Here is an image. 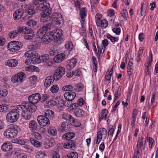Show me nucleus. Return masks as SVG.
Returning <instances> with one entry per match:
<instances>
[{
  "label": "nucleus",
  "mask_w": 158,
  "mask_h": 158,
  "mask_svg": "<svg viewBox=\"0 0 158 158\" xmlns=\"http://www.w3.org/2000/svg\"><path fill=\"white\" fill-rule=\"evenodd\" d=\"M100 26L102 28H106L108 25V22L105 19H103L99 22Z\"/></svg>",
  "instance_id": "42"
},
{
  "label": "nucleus",
  "mask_w": 158,
  "mask_h": 158,
  "mask_svg": "<svg viewBox=\"0 0 158 158\" xmlns=\"http://www.w3.org/2000/svg\"><path fill=\"white\" fill-rule=\"evenodd\" d=\"M55 104V102L53 101L49 100L46 102L44 104V106L45 107L46 106L49 107Z\"/></svg>",
  "instance_id": "53"
},
{
  "label": "nucleus",
  "mask_w": 158,
  "mask_h": 158,
  "mask_svg": "<svg viewBox=\"0 0 158 158\" xmlns=\"http://www.w3.org/2000/svg\"><path fill=\"white\" fill-rule=\"evenodd\" d=\"M65 47L69 51L72 50L73 47V43L71 42H69L66 44Z\"/></svg>",
  "instance_id": "48"
},
{
  "label": "nucleus",
  "mask_w": 158,
  "mask_h": 158,
  "mask_svg": "<svg viewBox=\"0 0 158 158\" xmlns=\"http://www.w3.org/2000/svg\"><path fill=\"white\" fill-rule=\"evenodd\" d=\"M16 158H27V155L24 153H21L17 154Z\"/></svg>",
  "instance_id": "63"
},
{
  "label": "nucleus",
  "mask_w": 158,
  "mask_h": 158,
  "mask_svg": "<svg viewBox=\"0 0 158 158\" xmlns=\"http://www.w3.org/2000/svg\"><path fill=\"white\" fill-rule=\"evenodd\" d=\"M41 95L38 93H36L30 95L28 97L29 102L36 104L41 100Z\"/></svg>",
  "instance_id": "10"
},
{
  "label": "nucleus",
  "mask_w": 158,
  "mask_h": 158,
  "mask_svg": "<svg viewBox=\"0 0 158 158\" xmlns=\"http://www.w3.org/2000/svg\"><path fill=\"white\" fill-rule=\"evenodd\" d=\"M21 105H19L16 106V108L15 109V110L18 111V113L19 114V113L23 112L25 110H27V103L25 102H22Z\"/></svg>",
  "instance_id": "22"
},
{
  "label": "nucleus",
  "mask_w": 158,
  "mask_h": 158,
  "mask_svg": "<svg viewBox=\"0 0 158 158\" xmlns=\"http://www.w3.org/2000/svg\"><path fill=\"white\" fill-rule=\"evenodd\" d=\"M62 118L66 120H69L72 125L75 127L80 126V123L77 120L75 119L72 116L69 114L64 113L62 114Z\"/></svg>",
  "instance_id": "7"
},
{
  "label": "nucleus",
  "mask_w": 158,
  "mask_h": 158,
  "mask_svg": "<svg viewBox=\"0 0 158 158\" xmlns=\"http://www.w3.org/2000/svg\"><path fill=\"white\" fill-rule=\"evenodd\" d=\"M32 29L31 28L25 27L24 29L23 33L25 34L32 33Z\"/></svg>",
  "instance_id": "55"
},
{
  "label": "nucleus",
  "mask_w": 158,
  "mask_h": 158,
  "mask_svg": "<svg viewBox=\"0 0 158 158\" xmlns=\"http://www.w3.org/2000/svg\"><path fill=\"white\" fill-rule=\"evenodd\" d=\"M84 88V86L81 83L76 84L74 86V91L76 92H80Z\"/></svg>",
  "instance_id": "39"
},
{
  "label": "nucleus",
  "mask_w": 158,
  "mask_h": 158,
  "mask_svg": "<svg viewBox=\"0 0 158 158\" xmlns=\"http://www.w3.org/2000/svg\"><path fill=\"white\" fill-rule=\"evenodd\" d=\"M49 56L48 54H45L41 55L39 57V59L41 62H45L47 65L48 66H52L53 63L51 60H49Z\"/></svg>",
  "instance_id": "17"
},
{
  "label": "nucleus",
  "mask_w": 158,
  "mask_h": 158,
  "mask_svg": "<svg viewBox=\"0 0 158 158\" xmlns=\"http://www.w3.org/2000/svg\"><path fill=\"white\" fill-rule=\"evenodd\" d=\"M107 38L109 39L112 42H117L118 40V37H115L112 36L110 34H108L107 35Z\"/></svg>",
  "instance_id": "46"
},
{
  "label": "nucleus",
  "mask_w": 158,
  "mask_h": 158,
  "mask_svg": "<svg viewBox=\"0 0 158 158\" xmlns=\"http://www.w3.org/2000/svg\"><path fill=\"white\" fill-rule=\"evenodd\" d=\"M102 18V15L100 13H98L95 16V20L96 24L98 26H100L99 22H100L101 19Z\"/></svg>",
  "instance_id": "43"
},
{
  "label": "nucleus",
  "mask_w": 158,
  "mask_h": 158,
  "mask_svg": "<svg viewBox=\"0 0 158 158\" xmlns=\"http://www.w3.org/2000/svg\"><path fill=\"white\" fill-rule=\"evenodd\" d=\"M76 145L75 142L73 140H71L68 141L64 143L63 145V147L65 148H71L74 150L76 148Z\"/></svg>",
  "instance_id": "20"
},
{
  "label": "nucleus",
  "mask_w": 158,
  "mask_h": 158,
  "mask_svg": "<svg viewBox=\"0 0 158 158\" xmlns=\"http://www.w3.org/2000/svg\"><path fill=\"white\" fill-rule=\"evenodd\" d=\"M73 75L76 76H79L81 74V72L79 69H77L75 71H73Z\"/></svg>",
  "instance_id": "60"
},
{
  "label": "nucleus",
  "mask_w": 158,
  "mask_h": 158,
  "mask_svg": "<svg viewBox=\"0 0 158 158\" xmlns=\"http://www.w3.org/2000/svg\"><path fill=\"white\" fill-rule=\"evenodd\" d=\"M108 112L107 110L106 109H103L101 112V116L99 118L100 120L103 119L105 120L107 116Z\"/></svg>",
  "instance_id": "34"
},
{
  "label": "nucleus",
  "mask_w": 158,
  "mask_h": 158,
  "mask_svg": "<svg viewBox=\"0 0 158 158\" xmlns=\"http://www.w3.org/2000/svg\"><path fill=\"white\" fill-rule=\"evenodd\" d=\"M57 53V51L55 49H51L49 51V54L51 56H53L56 54Z\"/></svg>",
  "instance_id": "61"
},
{
  "label": "nucleus",
  "mask_w": 158,
  "mask_h": 158,
  "mask_svg": "<svg viewBox=\"0 0 158 158\" xmlns=\"http://www.w3.org/2000/svg\"><path fill=\"white\" fill-rule=\"evenodd\" d=\"M48 133L52 136H55L57 133V131L56 128L54 127H52L48 130Z\"/></svg>",
  "instance_id": "35"
},
{
  "label": "nucleus",
  "mask_w": 158,
  "mask_h": 158,
  "mask_svg": "<svg viewBox=\"0 0 158 158\" xmlns=\"http://www.w3.org/2000/svg\"><path fill=\"white\" fill-rule=\"evenodd\" d=\"M72 109L74 110V114L76 117H82L85 115V112L82 109L77 108Z\"/></svg>",
  "instance_id": "24"
},
{
  "label": "nucleus",
  "mask_w": 158,
  "mask_h": 158,
  "mask_svg": "<svg viewBox=\"0 0 158 158\" xmlns=\"http://www.w3.org/2000/svg\"><path fill=\"white\" fill-rule=\"evenodd\" d=\"M2 150L4 152H7L11 150L12 148L11 144L9 143H5L1 146Z\"/></svg>",
  "instance_id": "29"
},
{
  "label": "nucleus",
  "mask_w": 158,
  "mask_h": 158,
  "mask_svg": "<svg viewBox=\"0 0 158 158\" xmlns=\"http://www.w3.org/2000/svg\"><path fill=\"white\" fill-rule=\"evenodd\" d=\"M25 10L24 13H26L27 15L24 17V19H28L32 15L34 14L35 13V11L34 9V7L32 5L30 6H26Z\"/></svg>",
  "instance_id": "13"
},
{
  "label": "nucleus",
  "mask_w": 158,
  "mask_h": 158,
  "mask_svg": "<svg viewBox=\"0 0 158 158\" xmlns=\"http://www.w3.org/2000/svg\"><path fill=\"white\" fill-rule=\"evenodd\" d=\"M76 95V94L75 92L71 91L65 93L64 94V97L69 102L74 100Z\"/></svg>",
  "instance_id": "19"
},
{
  "label": "nucleus",
  "mask_w": 158,
  "mask_h": 158,
  "mask_svg": "<svg viewBox=\"0 0 158 158\" xmlns=\"http://www.w3.org/2000/svg\"><path fill=\"white\" fill-rule=\"evenodd\" d=\"M85 103L84 100L82 98L79 99L77 102L72 104L71 106L73 108V109L76 108L79 106H82Z\"/></svg>",
  "instance_id": "32"
},
{
  "label": "nucleus",
  "mask_w": 158,
  "mask_h": 158,
  "mask_svg": "<svg viewBox=\"0 0 158 158\" xmlns=\"http://www.w3.org/2000/svg\"><path fill=\"white\" fill-rule=\"evenodd\" d=\"M18 64L16 60L12 59L7 60L5 63L6 65L10 67H15Z\"/></svg>",
  "instance_id": "28"
},
{
  "label": "nucleus",
  "mask_w": 158,
  "mask_h": 158,
  "mask_svg": "<svg viewBox=\"0 0 158 158\" xmlns=\"http://www.w3.org/2000/svg\"><path fill=\"white\" fill-rule=\"evenodd\" d=\"M25 74L23 72H21L13 76L11 81L13 83L22 82L23 79L25 78Z\"/></svg>",
  "instance_id": "11"
},
{
  "label": "nucleus",
  "mask_w": 158,
  "mask_h": 158,
  "mask_svg": "<svg viewBox=\"0 0 158 158\" xmlns=\"http://www.w3.org/2000/svg\"><path fill=\"white\" fill-rule=\"evenodd\" d=\"M53 39V37L49 33L47 32L41 38V42L44 44H47L51 42Z\"/></svg>",
  "instance_id": "16"
},
{
  "label": "nucleus",
  "mask_w": 158,
  "mask_h": 158,
  "mask_svg": "<svg viewBox=\"0 0 158 158\" xmlns=\"http://www.w3.org/2000/svg\"><path fill=\"white\" fill-rule=\"evenodd\" d=\"M55 144V140L54 139H51L49 141L47 145L49 148L52 147Z\"/></svg>",
  "instance_id": "57"
},
{
  "label": "nucleus",
  "mask_w": 158,
  "mask_h": 158,
  "mask_svg": "<svg viewBox=\"0 0 158 158\" xmlns=\"http://www.w3.org/2000/svg\"><path fill=\"white\" fill-rule=\"evenodd\" d=\"M24 56L27 57L25 62L27 64H35L38 61L39 55L35 51L31 52V51H28L25 53Z\"/></svg>",
  "instance_id": "1"
},
{
  "label": "nucleus",
  "mask_w": 158,
  "mask_h": 158,
  "mask_svg": "<svg viewBox=\"0 0 158 158\" xmlns=\"http://www.w3.org/2000/svg\"><path fill=\"white\" fill-rule=\"evenodd\" d=\"M65 70L64 68L63 67H60L55 70L53 76L56 80H57L61 78L65 74Z\"/></svg>",
  "instance_id": "9"
},
{
  "label": "nucleus",
  "mask_w": 158,
  "mask_h": 158,
  "mask_svg": "<svg viewBox=\"0 0 158 158\" xmlns=\"http://www.w3.org/2000/svg\"><path fill=\"white\" fill-rule=\"evenodd\" d=\"M50 34L53 37V38L56 40L57 42L60 43L63 40L61 37L63 35V32L62 30L57 29L53 31V32H50Z\"/></svg>",
  "instance_id": "8"
},
{
  "label": "nucleus",
  "mask_w": 158,
  "mask_h": 158,
  "mask_svg": "<svg viewBox=\"0 0 158 158\" xmlns=\"http://www.w3.org/2000/svg\"><path fill=\"white\" fill-rule=\"evenodd\" d=\"M23 14V10L19 9L15 11L13 14V18L15 20H18L20 19Z\"/></svg>",
  "instance_id": "21"
},
{
  "label": "nucleus",
  "mask_w": 158,
  "mask_h": 158,
  "mask_svg": "<svg viewBox=\"0 0 158 158\" xmlns=\"http://www.w3.org/2000/svg\"><path fill=\"white\" fill-rule=\"evenodd\" d=\"M64 91H74V86L71 85H69L64 86L62 88Z\"/></svg>",
  "instance_id": "40"
},
{
  "label": "nucleus",
  "mask_w": 158,
  "mask_h": 158,
  "mask_svg": "<svg viewBox=\"0 0 158 158\" xmlns=\"http://www.w3.org/2000/svg\"><path fill=\"white\" fill-rule=\"evenodd\" d=\"M111 127H112V125H110L108 127V128L110 129L108 131V134L109 136H110L112 137L114 132V130Z\"/></svg>",
  "instance_id": "49"
},
{
  "label": "nucleus",
  "mask_w": 158,
  "mask_h": 158,
  "mask_svg": "<svg viewBox=\"0 0 158 158\" xmlns=\"http://www.w3.org/2000/svg\"><path fill=\"white\" fill-rule=\"evenodd\" d=\"M50 7V4L46 2H44L39 4L37 6L38 10L43 11L44 10L49 8Z\"/></svg>",
  "instance_id": "27"
},
{
  "label": "nucleus",
  "mask_w": 158,
  "mask_h": 158,
  "mask_svg": "<svg viewBox=\"0 0 158 158\" xmlns=\"http://www.w3.org/2000/svg\"><path fill=\"white\" fill-rule=\"evenodd\" d=\"M17 35H18V32L15 31V30L12 32H11L9 34V36L10 38H15Z\"/></svg>",
  "instance_id": "58"
},
{
  "label": "nucleus",
  "mask_w": 158,
  "mask_h": 158,
  "mask_svg": "<svg viewBox=\"0 0 158 158\" xmlns=\"http://www.w3.org/2000/svg\"><path fill=\"white\" fill-rule=\"evenodd\" d=\"M48 24L47 23L46 25L44 26L42 28H40L36 33L37 38H41L47 33V31L48 28Z\"/></svg>",
  "instance_id": "15"
},
{
  "label": "nucleus",
  "mask_w": 158,
  "mask_h": 158,
  "mask_svg": "<svg viewBox=\"0 0 158 158\" xmlns=\"http://www.w3.org/2000/svg\"><path fill=\"white\" fill-rule=\"evenodd\" d=\"M56 79L53 76L51 75L47 77L45 80L44 86L46 87H49L53 82Z\"/></svg>",
  "instance_id": "18"
},
{
  "label": "nucleus",
  "mask_w": 158,
  "mask_h": 158,
  "mask_svg": "<svg viewBox=\"0 0 158 158\" xmlns=\"http://www.w3.org/2000/svg\"><path fill=\"white\" fill-rule=\"evenodd\" d=\"M127 14V11L126 9H123L121 12V16L123 18L126 19L128 15Z\"/></svg>",
  "instance_id": "54"
},
{
  "label": "nucleus",
  "mask_w": 158,
  "mask_h": 158,
  "mask_svg": "<svg viewBox=\"0 0 158 158\" xmlns=\"http://www.w3.org/2000/svg\"><path fill=\"white\" fill-rule=\"evenodd\" d=\"M148 142H149V148L151 149L153 147V144L154 143V140L151 137H149L148 138Z\"/></svg>",
  "instance_id": "52"
},
{
  "label": "nucleus",
  "mask_w": 158,
  "mask_h": 158,
  "mask_svg": "<svg viewBox=\"0 0 158 158\" xmlns=\"http://www.w3.org/2000/svg\"><path fill=\"white\" fill-rule=\"evenodd\" d=\"M37 24V22L33 20H30L27 23V24L30 27H33Z\"/></svg>",
  "instance_id": "51"
},
{
  "label": "nucleus",
  "mask_w": 158,
  "mask_h": 158,
  "mask_svg": "<svg viewBox=\"0 0 158 158\" xmlns=\"http://www.w3.org/2000/svg\"><path fill=\"white\" fill-rule=\"evenodd\" d=\"M143 137H141L138 139L136 145L137 150H140L141 148L143 146Z\"/></svg>",
  "instance_id": "38"
},
{
  "label": "nucleus",
  "mask_w": 158,
  "mask_h": 158,
  "mask_svg": "<svg viewBox=\"0 0 158 158\" xmlns=\"http://www.w3.org/2000/svg\"><path fill=\"white\" fill-rule=\"evenodd\" d=\"M8 106L4 104L0 105V111L5 112L7 111L8 109Z\"/></svg>",
  "instance_id": "47"
},
{
  "label": "nucleus",
  "mask_w": 158,
  "mask_h": 158,
  "mask_svg": "<svg viewBox=\"0 0 158 158\" xmlns=\"http://www.w3.org/2000/svg\"><path fill=\"white\" fill-rule=\"evenodd\" d=\"M21 42L18 41L10 42L7 46V48L10 51L15 52L18 51L22 47Z\"/></svg>",
  "instance_id": "4"
},
{
  "label": "nucleus",
  "mask_w": 158,
  "mask_h": 158,
  "mask_svg": "<svg viewBox=\"0 0 158 158\" xmlns=\"http://www.w3.org/2000/svg\"><path fill=\"white\" fill-rule=\"evenodd\" d=\"M28 49L29 50V51H31V52L35 51L37 49V47L36 46L33 45H30L28 46Z\"/></svg>",
  "instance_id": "59"
},
{
  "label": "nucleus",
  "mask_w": 158,
  "mask_h": 158,
  "mask_svg": "<svg viewBox=\"0 0 158 158\" xmlns=\"http://www.w3.org/2000/svg\"><path fill=\"white\" fill-rule=\"evenodd\" d=\"M28 110H26L23 112H22L21 115L26 120L30 119L31 117V114Z\"/></svg>",
  "instance_id": "36"
},
{
  "label": "nucleus",
  "mask_w": 158,
  "mask_h": 158,
  "mask_svg": "<svg viewBox=\"0 0 158 158\" xmlns=\"http://www.w3.org/2000/svg\"><path fill=\"white\" fill-rule=\"evenodd\" d=\"M52 18L56 22L57 24L60 25L63 23L64 20L61 14L58 13H53Z\"/></svg>",
  "instance_id": "14"
},
{
  "label": "nucleus",
  "mask_w": 158,
  "mask_h": 158,
  "mask_svg": "<svg viewBox=\"0 0 158 158\" xmlns=\"http://www.w3.org/2000/svg\"><path fill=\"white\" fill-rule=\"evenodd\" d=\"M38 124L34 120H32L29 122V127L31 132L35 131L37 128Z\"/></svg>",
  "instance_id": "26"
},
{
  "label": "nucleus",
  "mask_w": 158,
  "mask_h": 158,
  "mask_svg": "<svg viewBox=\"0 0 158 158\" xmlns=\"http://www.w3.org/2000/svg\"><path fill=\"white\" fill-rule=\"evenodd\" d=\"M18 111L15 109H13L10 111L6 116L7 121L10 123H14L16 122L19 118V114Z\"/></svg>",
  "instance_id": "3"
},
{
  "label": "nucleus",
  "mask_w": 158,
  "mask_h": 158,
  "mask_svg": "<svg viewBox=\"0 0 158 158\" xmlns=\"http://www.w3.org/2000/svg\"><path fill=\"white\" fill-rule=\"evenodd\" d=\"M37 120L39 124L42 126H46L49 125L50 122L48 117L42 115L38 116Z\"/></svg>",
  "instance_id": "12"
},
{
  "label": "nucleus",
  "mask_w": 158,
  "mask_h": 158,
  "mask_svg": "<svg viewBox=\"0 0 158 158\" xmlns=\"http://www.w3.org/2000/svg\"><path fill=\"white\" fill-rule=\"evenodd\" d=\"M131 65L128 64L127 68V73L130 75H131L133 72V69L132 68Z\"/></svg>",
  "instance_id": "56"
},
{
  "label": "nucleus",
  "mask_w": 158,
  "mask_h": 158,
  "mask_svg": "<svg viewBox=\"0 0 158 158\" xmlns=\"http://www.w3.org/2000/svg\"><path fill=\"white\" fill-rule=\"evenodd\" d=\"M15 143L21 145H24L25 141L23 140L17 139L15 140Z\"/></svg>",
  "instance_id": "62"
},
{
  "label": "nucleus",
  "mask_w": 158,
  "mask_h": 158,
  "mask_svg": "<svg viewBox=\"0 0 158 158\" xmlns=\"http://www.w3.org/2000/svg\"><path fill=\"white\" fill-rule=\"evenodd\" d=\"M75 134L73 132H68L64 134L62 139L64 140H68L72 139L75 136Z\"/></svg>",
  "instance_id": "33"
},
{
  "label": "nucleus",
  "mask_w": 158,
  "mask_h": 158,
  "mask_svg": "<svg viewBox=\"0 0 158 158\" xmlns=\"http://www.w3.org/2000/svg\"><path fill=\"white\" fill-rule=\"evenodd\" d=\"M78 154L76 152H72L68 154L66 156H64L63 158H78Z\"/></svg>",
  "instance_id": "37"
},
{
  "label": "nucleus",
  "mask_w": 158,
  "mask_h": 158,
  "mask_svg": "<svg viewBox=\"0 0 158 158\" xmlns=\"http://www.w3.org/2000/svg\"><path fill=\"white\" fill-rule=\"evenodd\" d=\"M151 58L148 59V61L145 64V67L149 68V67L151 66V63L152 61V53L151 54Z\"/></svg>",
  "instance_id": "50"
},
{
  "label": "nucleus",
  "mask_w": 158,
  "mask_h": 158,
  "mask_svg": "<svg viewBox=\"0 0 158 158\" xmlns=\"http://www.w3.org/2000/svg\"><path fill=\"white\" fill-rule=\"evenodd\" d=\"M87 14V9L86 8H82L80 12V15L81 18L85 17Z\"/></svg>",
  "instance_id": "44"
},
{
  "label": "nucleus",
  "mask_w": 158,
  "mask_h": 158,
  "mask_svg": "<svg viewBox=\"0 0 158 158\" xmlns=\"http://www.w3.org/2000/svg\"><path fill=\"white\" fill-rule=\"evenodd\" d=\"M18 133V130L16 129L10 127L4 131L3 135L7 138H12L16 137Z\"/></svg>",
  "instance_id": "6"
},
{
  "label": "nucleus",
  "mask_w": 158,
  "mask_h": 158,
  "mask_svg": "<svg viewBox=\"0 0 158 158\" xmlns=\"http://www.w3.org/2000/svg\"><path fill=\"white\" fill-rule=\"evenodd\" d=\"M41 98V102L42 103L48 100L50 97V96L49 94H42Z\"/></svg>",
  "instance_id": "41"
},
{
  "label": "nucleus",
  "mask_w": 158,
  "mask_h": 158,
  "mask_svg": "<svg viewBox=\"0 0 158 158\" xmlns=\"http://www.w3.org/2000/svg\"><path fill=\"white\" fill-rule=\"evenodd\" d=\"M59 89L58 86L57 85H54L52 86L50 89L51 91L53 93L57 92Z\"/></svg>",
  "instance_id": "45"
},
{
  "label": "nucleus",
  "mask_w": 158,
  "mask_h": 158,
  "mask_svg": "<svg viewBox=\"0 0 158 158\" xmlns=\"http://www.w3.org/2000/svg\"><path fill=\"white\" fill-rule=\"evenodd\" d=\"M41 135L38 132L31 133L30 137L29 140L31 143L35 147H40L42 146V143L37 140H39L41 139Z\"/></svg>",
  "instance_id": "2"
},
{
  "label": "nucleus",
  "mask_w": 158,
  "mask_h": 158,
  "mask_svg": "<svg viewBox=\"0 0 158 158\" xmlns=\"http://www.w3.org/2000/svg\"><path fill=\"white\" fill-rule=\"evenodd\" d=\"M77 62V60L74 58H73L69 60L67 67V68L69 69H73L75 66Z\"/></svg>",
  "instance_id": "31"
},
{
  "label": "nucleus",
  "mask_w": 158,
  "mask_h": 158,
  "mask_svg": "<svg viewBox=\"0 0 158 158\" xmlns=\"http://www.w3.org/2000/svg\"><path fill=\"white\" fill-rule=\"evenodd\" d=\"M43 112L45 116L49 118L51 120H54L55 118L53 111L50 110H44Z\"/></svg>",
  "instance_id": "25"
},
{
  "label": "nucleus",
  "mask_w": 158,
  "mask_h": 158,
  "mask_svg": "<svg viewBox=\"0 0 158 158\" xmlns=\"http://www.w3.org/2000/svg\"><path fill=\"white\" fill-rule=\"evenodd\" d=\"M35 104L31 102L27 103V109L29 112H34L37 108V107L35 105Z\"/></svg>",
  "instance_id": "23"
},
{
  "label": "nucleus",
  "mask_w": 158,
  "mask_h": 158,
  "mask_svg": "<svg viewBox=\"0 0 158 158\" xmlns=\"http://www.w3.org/2000/svg\"><path fill=\"white\" fill-rule=\"evenodd\" d=\"M52 10L50 7L48 9L44 10L40 14L41 22L43 23L48 22L51 19L49 16L52 13Z\"/></svg>",
  "instance_id": "5"
},
{
  "label": "nucleus",
  "mask_w": 158,
  "mask_h": 158,
  "mask_svg": "<svg viewBox=\"0 0 158 158\" xmlns=\"http://www.w3.org/2000/svg\"><path fill=\"white\" fill-rule=\"evenodd\" d=\"M65 55L64 54H60L57 55L54 57L53 60L56 63H59L65 58Z\"/></svg>",
  "instance_id": "30"
},
{
  "label": "nucleus",
  "mask_w": 158,
  "mask_h": 158,
  "mask_svg": "<svg viewBox=\"0 0 158 158\" xmlns=\"http://www.w3.org/2000/svg\"><path fill=\"white\" fill-rule=\"evenodd\" d=\"M7 93V91L5 89H4L2 90H0V97H4L6 96V95Z\"/></svg>",
  "instance_id": "64"
}]
</instances>
